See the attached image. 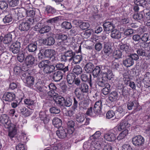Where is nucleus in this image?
I'll return each mask as SVG.
<instances>
[{
    "label": "nucleus",
    "instance_id": "nucleus-1",
    "mask_svg": "<svg viewBox=\"0 0 150 150\" xmlns=\"http://www.w3.org/2000/svg\"><path fill=\"white\" fill-rule=\"evenodd\" d=\"M101 133L99 131H97L91 137V139H94L91 143L90 148L91 150H102L101 145L102 142L98 141V138L100 135Z\"/></svg>",
    "mask_w": 150,
    "mask_h": 150
},
{
    "label": "nucleus",
    "instance_id": "nucleus-2",
    "mask_svg": "<svg viewBox=\"0 0 150 150\" xmlns=\"http://www.w3.org/2000/svg\"><path fill=\"white\" fill-rule=\"evenodd\" d=\"M50 61L45 60L40 62L38 64V67L40 68H43V71L46 74H50L55 71V67L53 65H49Z\"/></svg>",
    "mask_w": 150,
    "mask_h": 150
},
{
    "label": "nucleus",
    "instance_id": "nucleus-3",
    "mask_svg": "<svg viewBox=\"0 0 150 150\" xmlns=\"http://www.w3.org/2000/svg\"><path fill=\"white\" fill-rule=\"evenodd\" d=\"M0 122L6 128H8L12 126L11 120L6 114H3L0 116Z\"/></svg>",
    "mask_w": 150,
    "mask_h": 150
},
{
    "label": "nucleus",
    "instance_id": "nucleus-4",
    "mask_svg": "<svg viewBox=\"0 0 150 150\" xmlns=\"http://www.w3.org/2000/svg\"><path fill=\"white\" fill-rule=\"evenodd\" d=\"M102 75L106 76L108 79L110 80L113 77V74L110 68L108 66H102L101 67Z\"/></svg>",
    "mask_w": 150,
    "mask_h": 150
},
{
    "label": "nucleus",
    "instance_id": "nucleus-5",
    "mask_svg": "<svg viewBox=\"0 0 150 150\" xmlns=\"http://www.w3.org/2000/svg\"><path fill=\"white\" fill-rule=\"evenodd\" d=\"M144 139L140 135L133 137L132 139V144L136 146H142L144 144Z\"/></svg>",
    "mask_w": 150,
    "mask_h": 150
},
{
    "label": "nucleus",
    "instance_id": "nucleus-6",
    "mask_svg": "<svg viewBox=\"0 0 150 150\" xmlns=\"http://www.w3.org/2000/svg\"><path fill=\"white\" fill-rule=\"evenodd\" d=\"M117 133L116 128H113L104 134V138L106 140L109 142L114 141L116 139L115 134Z\"/></svg>",
    "mask_w": 150,
    "mask_h": 150
},
{
    "label": "nucleus",
    "instance_id": "nucleus-7",
    "mask_svg": "<svg viewBox=\"0 0 150 150\" xmlns=\"http://www.w3.org/2000/svg\"><path fill=\"white\" fill-rule=\"evenodd\" d=\"M45 56L46 57L49 58L50 60L52 62L56 60L57 58L55 57V51L51 49H47L44 52Z\"/></svg>",
    "mask_w": 150,
    "mask_h": 150
},
{
    "label": "nucleus",
    "instance_id": "nucleus-8",
    "mask_svg": "<svg viewBox=\"0 0 150 150\" xmlns=\"http://www.w3.org/2000/svg\"><path fill=\"white\" fill-rule=\"evenodd\" d=\"M108 79V78L106 76L103 75L99 76L97 78L96 83L99 86L103 87L106 84H109L107 82Z\"/></svg>",
    "mask_w": 150,
    "mask_h": 150
},
{
    "label": "nucleus",
    "instance_id": "nucleus-9",
    "mask_svg": "<svg viewBox=\"0 0 150 150\" xmlns=\"http://www.w3.org/2000/svg\"><path fill=\"white\" fill-rule=\"evenodd\" d=\"M127 108L129 110L133 109L136 111H139L140 110L139 103L137 101L129 102L127 104Z\"/></svg>",
    "mask_w": 150,
    "mask_h": 150
},
{
    "label": "nucleus",
    "instance_id": "nucleus-10",
    "mask_svg": "<svg viewBox=\"0 0 150 150\" xmlns=\"http://www.w3.org/2000/svg\"><path fill=\"white\" fill-rule=\"evenodd\" d=\"M20 47V42L16 41L10 46L9 50L14 54H17L19 52Z\"/></svg>",
    "mask_w": 150,
    "mask_h": 150
},
{
    "label": "nucleus",
    "instance_id": "nucleus-11",
    "mask_svg": "<svg viewBox=\"0 0 150 150\" xmlns=\"http://www.w3.org/2000/svg\"><path fill=\"white\" fill-rule=\"evenodd\" d=\"M104 31L107 33L111 32L115 28L114 25L111 22H106L103 25Z\"/></svg>",
    "mask_w": 150,
    "mask_h": 150
},
{
    "label": "nucleus",
    "instance_id": "nucleus-12",
    "mask_svg": "<svg viewBox=\"0 0 150 150\" xmlns=\"http://www.w3.org/2000/svg\"><path fill=\"white\" fill-rule=\"evenodd\" d=\"M30 27V24L28 22L24 21H21L19 22V29L22 31H27Z\"/></svg>",
    "mask_w": 150,
    "mask_h": 150
},
{
    "label": "nucleus",
    "instance_id": "nucleus-13",
    "mask_svg": "<svg viewBox=\"0 0 150 150\" xmlns=\"http://www.w3.org/2000/svg\"><path fill=\"white\" fill-rule=\"evenodd\" d=\"M56 134L60 139H63L67 137V130L61 127L58 128L56 131Z\"/></svg>",
    "mask_w": 150,
    "mask_h": 150
},
{
    "label": "nucleus",
    "instance_id": "nucleus-14",
    "mask_svg": "<svg viewBox=\"0 0 150 150\" xmlns=\"http://www.w3.org/2000/svg\"><path fill=\"white\" fill-rule=\"evenodd\" d=\"M24 62L27 66L31 67L34 64L35 59L34 57L32 55H29L26 57Z\"/></svg>",
    "mask_w": 150,
    "mask_h": 150
},
{
    "label": "nucleus",
    "instance_id": "nucleus-15",
    "mask_svg": "<svg viewBox=\"0 0 150 150\" xmlns=\"http://www.w3.org/2000/svg\"><path fill=\"white\" fill-rule=\"evenodd\" d=\"M119 50L121 51L128 54L130 53L132 51V49L131 47L127 44H122L120 45L119 46Z\"/></svg>",
    "mask_w": 150,
    "mask_h": 150
},
{
    "label": "nucleus",
    "instance_id": "nucleus-16",
    "mask_svg": "<svg viewBox=\"0 0 150 150\" xmlns=\"http://www.w3.org/2000/svg\"><path fill=\"white\" fill-rule=\"evenodd\" d=\"M128 125V122L124 120L121 122L117 127H115L114 128H116V132L117 133L118 131H121L129 127V126Z\"/></svg>",
    "mask_w": 150,
    "mask_h": 150
},
{
    "label": "nucleus",
    "instance_id": "nucleus-17",
    "mask_svg": "<svg viewBox=\"0 0 150 150\" xmlns=\"http://www.w3.org/2000/svg\"><path fill=\"white\" fill-rule=\"evenodd\" d=\"M15 95L12 93L7 92L4 94L3 99L6 101H11L15 99Z\"/></svg>",
    "mask_w": 150,
    "mask_h": 150
},
{
    "label": "nucleus",
    "instance_id": "nucleus-18",
    "mask_svg": "<svg viewBox=\"0 0 150 150\" xmlns=\"http://www.w3.org/2000/svg\"><path fill=\"white\" fill-rule=\"evenodd\" d=\"M82 59L81 55H76L70 58L69 59V62H71L72 64H77L82 60Z\"/></svg>",
    "mask_w": 150,
    "mask_h": 150
},
{
    "label": "nucleus",
    "instance_id": "nucleus-19",
    "mask_svg": "<svg viewBox=\"0 0 150 150\" xmlns=\"http://www.w3.org/2000/svg\"><path fill=\"white\" fill-rule=\"evenodd\" d=\"M91 75L90 74H83L81 76V78L83 81L87 82H88L91 86L92 85L91 80Z\"/></svg>",
    "mask_w": 150,
    "mask_h": 150
},
{
    "label": "nucleus",
    "instance_id": "nucleus-20",
    "mask_svg": "<svg viewBox=\"0 0 150 150\" xmlns=\"http://www.w3.org/2000/svg\"><path fill=\"white\" fill-rule=\"evenodd\" d=\"M120 96L117 93L116 91L112 92L109 95V100L112 102L119 100Z\"/></svg>",
    "mask_w": 150,
    "mask_h": 150
},
{
    "label": "nucleus",
    "instance_id": "nucleus-21",
    "mask_svg": "<svg viewBox=\"0 0 150 150\" xmlns=\"http://www.w3.org/2000/svg\"><path fill=\"white\" fill-rule=\"evenodd\" d=\"M143 81L145 87L150 86V73L147 72L145 75Z\"/></svg>",
    "mask_w": 150,
    "mask_h": 150
},
{
    "label": "nucleus",
    "instance_id": "nucleus-22",
    "mask_svg": "<svg viewBox=\"0 0 150 150\" xmlns=\"http://www.w3.org/2000/svg\"><path fill=\"white\" fill-rule=\"evenodd\" d=\"M42 43L46 45H53L55 40L54 38L51 37H49L47 39H43L41 40Z\"/></svg>",
    "mask_w": 150,
    "mask_h": 150
},
{
    "label": "nucleus",
    "instance_id": "nucleus-23",
    "mask_svg": "<svg viewBox=\"0 0 150 150\" xmlns=\"http://www.w3.org/2000/svg\"><path fill=\"white\" fill-rule=\"evenodd\" d=\"M110 35L112 38L115 39H119L121 37V33L117 30H113Z\"/></svg>",
    "mask_w": 150,
    "mask_h": 150
},
{
    "label": "nucleus",
    "instance_id": "nucleus-24",
    "mask_svg": "<svg viewBox=\"0 0 150 150\" xmlns=\"http://www.w3.org/2000/svg\"><path fill=\"white\" fill-rule=\"evenodd\" d=\"M39 118L40 120L43 121L45 124L47 123L49 121V119L48 117L45 112H40L39 114Z\"/></svg>",
    "mask_w": 150,
    "mask_h": 150
},
{
    "label": "nucleus",
    "instance_id": "nucleus-25",
    "mask_svg": "<svg viewBox=\"0 0 150 150\" xmlns=\"http://www.w3.org/2000/svg\"><path fill=\"white\" fill-rule=\"evenodd\" d=\"M62 73L60 71H57L53 74V79L55 81L57 82L62 79Z\"/></svg>",
    "mask_w": 150,
    "mask_h": 150
},
{
    "label": "nucleus",
    "instance_id": "nucleus-26",
    "mask_svg": "<svg viewBox=\"0 0 150 150\" xmlns=\"http://www.w3.org/2000/svg\"><path fill=\"white\" fill-rule=\"evenodd\" d=\"M102 102L101 101H98L96 102L94 106L93 110L96 113H100L101 110Z\"/></svg>",
    "mask_w": 150,
    "mask_h": 150
},
{
    "label": "nucleus",
    "instance_id": "nucleus-27",
    "mask_svg": "<svg viewBox=\"0 0 150 150\" xmlns=\"http://www.w3.org/2000/svg\"><path fill=\"white\" fill-rule=\"evenodd\" d=\"M103 51L108 56L111 54L112 52L111 46L108 43L105 44Z\"/></svg>",
    "mask_w": 150,
    "mask_h": 150
},
{
    "label": "nucleus",
    "instance_id": "nucleus-28",
    "mask_svg": "<svg viewBox=\"0 0 150 150\" xmlns=\"http://www.w3.org/2000/svg\"><path fill=\"white\" fill-rule=\"evenodd\" d=\"M64 98L61 96H57L54 98V100L55 102L60 105L62 106L64 104Z\"/></svg>",
    "mask_w": 150,
    "mask_h": 150
},
{
    "label": "nucleus",
    "instance_id": "nucleus-29",
    "mask_svg": "<svg viewBox=\"0 0 150 150\" xmlns=\"http://www.w3.org/2000/svg\"><path fill=\"white\" fill-rule=\"evenodd\" d=\"M134 61L132 59L129 57L123 60V64L124 65L127 67H129L133 65Z\"/></svg>",
    "mask_w": 150,
    "mask_h": 150
},
{
    "label": "nucleus",
    "instance_id": "nucleus-30",
    "mask_svg": "<svg viewBox=\"0 0 150 150\" xmlns=\"http://www.w3.org/2000/svg\"><path fill=\"white\" fill-rule=\"evenodd\" d=\"M52 123L54 126L58 128L61 127L62 122L61 120L57 117L54 118L52 120Z\"/></svg>",
    "mask_w": 150,
    "mask_h": 150
},
{
    "label": "nucleus",
    "instance_id": "nucleus-31",
    "mask_svg": "<svg viewBox=\"0 0 150 150\" xmlns=\"http://www.w3.org/2000/svg\"><path fill=\"white\" fill-rule=\"evenodd\" d=\"M18 115L17 114H15L13 117H12V119L13 123H12V126L14 127H19L18 124L19 119L18 117Z\"/></svg>",
    "mask_w": 150,
    "mask_h": 150
},
{
    "label": "nucleus",
    "instance_id": "nucleus-32",
    "mask_svg": "<svg viewBox=\"0 0 150 150\" xmlns=\"http://www.w3.org/2000/svg\"><path fill=\"white\" fill-rule=\"evenodd\" d=\"M21 114L24 117H28L32 114V112L30 110H29L24 107H22L20 109Z\"/></svg>",
    "mask_w": 150,
    "mask_h": 150
},
{
    "label": "nucleus",
    "instance_id": "nucleus-33",
    "mask_svg": "<svg viewBox=\"0 0 150 150\" xmlns=\"http://www.w3.org/2000/svg\"><path fill=\"white\" fill-rule=\"evenodd\" d=\"M34 79L33 77L28 76L26 78L24 81L27 86L31 87L34 84Z\"/></svg>",
    "mask_w": 150,
    "mask_h": 150
},
{
    "label": "nucleus",
    "instance_id": "nucleus-34",
    "mask_svg": "<svg viewBox=\"0 0 150 150\" xmlns=\"http://www.w3.org/2000/svg\"><path fill=\"white\" fill-rule=\"evenodd\" d=\"M75 76L73 73H70L68 74L67 77V81L69 84L71 85L74 82Z\"/></svg>",
    "mask_w": 150,
    "mask_h": 150
},
{
    "label": "nucleus",
    "instance_id": "nucleus-35",
    "mask_svg": "<svg viewBox=\"0 0 150 150\" xmlns=\"http://www.w3.org/2000/svg\"><path fill=\"white\" fill-rule=\"evenodd\" d=\"M12 40V35L10 33H8L5 35L4 37L3 42L6 44L10 43Z\"/></svg>",
    "mask_w": 150,
    "mask_h": 150
},
{
    "label": "nucleus",
    "instance_id": "nucleus-36",
    "mask_svg": "<svg viewBox=\"0 0 150 150\" xmlns=\"http://www.w3.org/2000/svg\"><path fill=\"white\" fill-rule=\"evenodd\" d=\"M17 127H14L12 126L10 128L9 131L8 133V136L11 139L14 137L16 133V128Z\"/></svg>",
    "mask_w": 150,
    "mask_h": 150
},
{
    "label": "nucleus",
    "instance_id": "nucleus-37",
    "mask_svg": "<svg viewBox=\"0 0 150 150\" xmlns=\"http://www.w3.org/2000/svg\"><path fill=\"white\" fill-rule=\"evenodd\" d=\"M37 44L36 43H31L28 45L27 48L29 52H34L37 50Z\"/></svg>",
    "mask_w": 150,
    "mask_h": 150
},
{
    "label": "nucleus",
    "instance_id": "nucleus-38",
    "mask_svg": "<svg viewBox=\"0 0 150 150\" xmlns=\"http://www.w3.org/2000/svg\"><path fill=\"white\" fill-rule=\"evenodd\" d=\"M128 130L125 129L122 131L117 136V139L119 141L124 139L128 134Z\"/></svg>",
    "mask_w": 150,
    "mask_h": 150
},
{
    "label": "nucleus",
    "instance_id": "nucleus-39",
    "mask_svg": "<svg viewBox=\"0 0 150 150\" xmlns=\"http://www.w3.org/2000/svg\"><path fill=\"white\" fill-rule=\"evenodd\" d=\"M94 68V65L91 63H89L86 65L84 69L87 73H89L92 71Z\"/></svg>",
    "mask_w": 150,
    "mask_h": 150
},
{
    "label": "nucleus",
    "instance_id": "nucleus-40",
    "mask_svg": "<svg viewBox=\"0 0 150 150\" xmlns=\"http://www.w3.org/2000/svg\"><path fill=\"white\" fill-rule=\"evenodd\" d=\"M26 16L28 17L33 18L35 15V9L31 8L25 11Z\"/></svg>",
    "mask_w": 150,
    "mask_h": 150
},
{
    "label": "nucleus",
    "instance_id": "nucleus-41",
    "mask_svg": "<svg viewBox=\"0 0 150 150\" xmlns=\"http://www.w3.org/2000/svg\"><path fill=\"white\" fill-rule=\"evenodd\" d=\"M79 88L83 93H87L88 91L89 87L87 84L81 83Z\"/></svg>",
    "mask_w": 150,
    "mask_h": 150
},
{
    "label": "nucleus",
    "instance_id": "nucleus-42",
    "mask_svg": "<svg viewBox=\"0 0 150 150\" xmlns=\"http://www.w3.org/2000/svg\"><path fill=\"white\" fill-rule=\"evenodd\" d=\"M56 67L57 69L62 70L64 73L68 71V66L64 67L62 64H58L56 65Z\"/></svg>",
    "mask_w": 150,
    "mask_h": 150
},
{
    "label": "nucleus",
    "instance_id": "nucleus-43",
    "mask_svg": "<svg viewBox=\"0 0 150 150\" xmlns=\"http://www.w3.org/2000/svg\"><path fill=\"white\" fill-rule=\"evenodd\" d=\"M13 20V17L11 14H8L6 16L3 18V21L4 23H8L12 22Z\"/></svg>",
    "mask_w": 150,
    "mask_h": 150
},
{
    "label": "nucleus",
    "instance_id": "nucleus-44",
    "mask_svg": "<svg viewBox=\"0 0 150 150\" xmlns=\"http://www.w3.org/2000/svg\"><path fill=\"white\" fill-rule=\"evenodd\" d=\"M51 29V28L49 26L45 25L39 30V32L41 34H44L48 32Z\"/></svg>",
    "mask_w": 150,
    "mask_h": 150
},
{
    "label": "nucleus",
    "instance_id": "nucleus-45",
    "mask_svg": "<svg viewBox=\"0 0 150 150\" xmlns=\"http://www.w3.org/2000/svg\"><path fill=\"white\" fill-rule=\"evenodd\" d=\"M100 71V68L98 66H96L92 71L93 77H97L99 74Z\"/></svg>",
    "mask_w": 150,
    "mask_h": 150
},
{
    "label": "nucleus",
    "instance_id": "nucleus-46",
    "mask_svg": "<svg viewBox=\"0 0 150 150\" xmlns=\"http://www.w3.org/2000/svg\"><path fill=\"white\" fill-rule=\"evenodd\" d=\"M122 56V53L120 50L114 51L113 53V56L115 59L121 58Z\"/></svg>",
    "mask_w": 150,
    "mask_h": 150
},
{
    "label": "nucleus",
    "instance_id": "nucleus-47",
    "mask_svg": "<svg viewBox=\"0 0 150 150\" xmlns=\"http://www.w3.org/2000/svg\"><path fill=\"white\" fill-rule=\"evenodd\" d=\"M82 71V69L79 66L77 65L74 67L73 69V72L77 75L80 74Z\"/></svg>",
    "mask_w": 150,
    "mask_h": 150
},
{
    "label": "nucleus",
    "instance_id": "nucleus-48",
    "mask_svg": "<svg viewBox=\"0 0 150 150\" xmlns=\"http://www.w3.org/2000/svg\"><path fill=\"white\" fill-rule=\"evenodd\" d=\"M75 93L77 98L82 99L83 92L80 91V89L79 88H76L74 91Z\"/></svg>",
    "mask_w": 150,
    "mask_h": 150
},
{
    "label": "nucleus",
    "instance_id": "nucleus-49",
    "mask_svg": "<svg viewBox=\"0 0 150 150\" xmlns=\"http://www.w3.org/2000/svg\"><path fill=\"white\" fill-rule=\"evenodd\" d=\"M93 29H89L85 31L83 34V37L86 38H87L93 33Z\"/></svg>",
    "mask_w": 150,
    "mask_h": 150
},
{
    "label": "nucleus",
    "instance_id": "nucleus-50",
    "mask_svg": "<svg viewBox=\"0 0 150 150\" xmlns=\"http://www.w3.org/2000/svg\"><path fill=\"white\" fill-rule=\"evenodd\" d=\"M85 119V117L83 114H78L76 116V120L78 122L82 123Z\"/></svg>",
    "mask_w": 150,
    "mask_h": 150
},
{
    "label": "nucleus",
    "instance_id": "nucleus-51",
    "mask_svg": "<svg viewBox=\"0 0 150 150\" xmlns=\"http://www.w3.org/2000/svg\"><path fill=\"white\" fill-rule=\"evenodd\" d=\"M80 24L79 26L80 27L82 30L86 29L89 26V24L86 21L82 22L81 21H80Z\"/></svg>",
    "mask_w": 150,
    "mask_h": 150
},
{
    "label": "nucleus",
    "instance_id": "nucleus-52",
    "mask_svg": "<svg viewBox=\"0 0 150 150\" xmlns=\"http://www.w3.org/2000/svg\"><path fill=\"white\" fill-rule=\"evenodd\" d=\"M19 0H8V2L10 6L14 7L18 5Z\"/></svg>",
    "mask_w": 150,
    "mask_h": 150
},
{
    "label": "nucleus",
    "instance_id": "nucleus-53",
    "mask_svg": "<svg viewBox=\"0 0 150 150\" xmlns=\"http://www.w3.org/2000/svg\"><path fill=\"white\" fill-rule=\"evenodd\" d=\"M137 52L139 55L142 57L146 56L148 54V51H146L142 49H139L137 50Z\"/></svg>",
    "mask_w": 150,
    "mask_h": 150
},
{
    "label": "nucleus",
    "instance_id": "nucleus-54",
    "mask_svg": "<svg viewBox=\"0 0 150 150\" xmlns=\"http://www.w3.org/2000/svg\"><path fill=\"white\" fill-rule=\"evenodd\" d=\"M133 17L134 19L138 21H142L143 20V16L141 13H135L133 15Z\"/></svg>",
    "mask_w": 150,
    "mask_h": 150
},
{
    "label": "nucleus",
    "instance_id": "nucleus-55",
    "mask_svg": "<svg viewBox=\"0 0 150 150\" xmlns=\"http://www.w3.org/2000/svg\"><path fill=\"white\" fill-rule=\"evenodd\" d=\"M57 35L58 39L59 40H61L62 42L66 40L68 38V36L66 35L58 34Z\"/></svg>",
    "mask_w": 150,
    "mask_h": 150
},
{
    "label": "nucleus",
    "instance_id": "nucleus-56",
    "mask_svg": "<svg viewBox=\"0 0 150 150\" xmlns=\"http://www.w3.org/2000/svg\"><path fill=\"white\" fill-rule=\"evenodd\" d=\"M105 87L103 88L102 90V93L105 95L108 94L109 92L110 86L109 84H106L104 86Z\"/></svg>",
    "mask_w": 150,
    "mask_h": 150
},
{
    "label": "nucleus",
    "instance_id": "nucleus-57",
    "mask_svg": "<svg viewBox=\"0 0 150 150\" xmlns=\"http://www.w3.org/2000/svg\"><path fill=\"white\" fill-rule=\"evenodd\" d=\"M8 7L7 3L4 1H0V8L1 9L6 10Z\"/></svg>",
    "mask_w": 150,
    "mask_h": 150
},
{
    "label": "nucleus",
    "instance_id": "nucleus-58",
    "mask_svg": "<svg viewBox=\"0 0 150 150\" xmlns=\"http://www.w3.org/2000/svg\"><path fill=\"white\" fill-rule=\"evenodd\" d=\"M62 26V28L68 29H71L72 27L70 23L66 21L63 22Z\"/></svg>",
    "mask_w": 150,
    "mask_h": 150
},
{
    "label": "nucleus",
    "instance_id": "nucleus-59",
    "mask_svg": "<svg viewBox=\"0 0 150 150\" xmlns=\"http://www.w3.org/2000/svg\"><path fill=\"white\" fill-rule=\"evenodd\" d=\"M140 45L141 47L144 48L146 51H149L150 50V47L149 46V44L147 43L144 42L140 43Z\"/></svg>",
    "mask_w": 150,
    "mask_h": 150
},
{
    "label": "nucleus",
    "instance_id": "nucleus-60",
    "mask_svg": "<svg viewBox=\"0 0 150 150\" xmlns=\"http://www.w3.org/2000/svg\"><path fill=\"white\" fill-rule=\"evenodd\" d=\"M98 113H96L93 110V108L92 107H90L88 108L86 112V114L90 116H94V114Z\"/></svg>",
    "mask_w": 150,
    "mask_h": 150
},
{
    "label": "nucleus",
    "instance_id": "nucleus-61",
    "mask_svg": "<svg viewBox=\"0 0 150 150\" xmlns=\"http://www.w3.org/2000/svg\"><path fill=\"white\" fill-rule=\"evenodd\" d=\"M80 99H81L77 97L76 98L74 97L73 107L74 109H75L77 107L78 102Z\"/></svg>",
    "mask_w": 150,
    "mask_h": 150
},
{
    "label": "nucleus",
    "instance_id": "nucleus-62",
    "mask_svg": "<svg viewBox=\"0 0 150 150\" xmlns=\"http://www.w3.org/2000/svg\"><path fill=\"white\" fill-rule=\"evenodd\" d=\"M18 60L20 62H23L24 60H25L24 53H20L18 54L17 56Z\"/></svg>",
    "mask_w": 150,
    "mask_h": 150
},
{
    "label": "nucleus",
    "instance_id": "nucleus-63",
    "mask_svg": "<svg viewBox=\"0 0 150 150\" xmlns=\"http://www.w3.org/2000/svg\"><path fill=\"white\" fill-rule=\"evenodd\" d=\"M50 111L51 113L54 114H58L60 112L59 109L55 107H52L50 109Z\"/></svg>",
    "mask_w": 150,
    "mask_h": 150
},
{
    "label": "nucleus",
    "instance_id": "nucleus-64",
    "mask_svg": "<svg viewBox=\"0 0 150 150\" xmlns=\"http://www.w3.org/2000/svg\"><path fill=\"white\" fill-rule=\"evenodd\" d=\"M72 103V101L70 98L67 99L66 100L64 99V104L67 107H70Z\"/></svg>",
    "mask_w": 150,
    "mask_h": 150
}]
</instances>
